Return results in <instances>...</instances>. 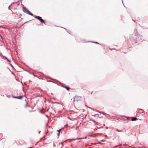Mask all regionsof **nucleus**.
<instances>
[{"label":"nucleus","instance_id":"nucleus-1","mask_svg":"<svg viewBox=\"0 0 148 148\" xmlns=\"http://www.w3.org/2000/svg\"><path fill=\"white\" fill-rule=\"evenodd\" d=\"M23 10L24 12L27 13L29 15L32 16H33V14L26 8L23 7Z\"/></svg>","mask_w":148,"mask_h":148},{"label":"nucleus","instance_id":"nucleus-2","mask_svg":"<svg viewBox=\"0 0 148 148\" xmlns=\"http://www.w3.org/2000/svg\"><path fill=\"white\" fill-rule=\"evenodd\" d=\"M34 17L40 21L41 23H45V21L41 17L38 16H36Z\"/></svg>","mask_w":148,"mask_h":148},{"label":"nucleus","instance_id":"nucleus-3","mask_svg":"<svg viewBox=\"0 0 148 148\" xmlns=\"http://www.w3.org/2000/svg\"><path fill=\"white\" fill-rule=\"evenodd\" d=\"M74 101H80L81 100L82 98L80 96H75L74 98Z\"/></svg>","mask_w":148,"mask_h":148},{"label":"nucleus","instance_id":"nucleus-4","mask_svg":"<svg viewBox=\"0 0 148 148\" xmlns=\"http://www.w3.org/2000/svg\"><path fill=\"white\" fill-rule=\"evenodd\" d=\"M23 96H19V97H14L15 98H17V99H21L23 97Z\"/></svg>","mask_w":148,"mask_h":148},{"label":"nucleus","instance_id":"nucleus-5","mask_svg":"<svg viewBox=\"0 0 148 148\" xmlns=\"http://www.w3.org/2000/svg\"><path fill=\"white\" fill-rule=\"evenodd\" d=\"M137 120V118L134 117H133L132 119V121H136Z\"/></svg>","mask_w":148,"mask_h":148},{"label":"nucleus","instance_id":"nucleus-6","mask_svg":"<svg viewBox=\"0 0 148 148\" xmlns=\"http://www.w3.org/2000/svg\"><path fill=\"white\" fill-rule=\"evenodd\" d=\"M18 14H15L14 15V18H18Z\"/></svg>","mask_w":148,"mask_h":148},{"label":"nucleus","instance_id":"nucleus-7","mask_svg":"<svg viewBox=\"0 0 148 148\" xmlns=\"http://www.w3.org/2000/svg\"><path fill=\"white\" fill-rule=\"evenodd\" d=\"M64 88L66 89H67L68 90H69V89H70V88H69V87H68L67 86H65L64 87Z\"/></svg>","mask_w":148,"mask_h":148},{"label":"nucleus","instance_id":"nucleus-8","mask_svg":"<svg viewBox=\"0 0 148 148\" xmlns=\"http://www.w3.org/2000/svg\"><path fill=\"white\" fill-rule=\"evenodd\" d=\"M61 130V129H60L59 130H57V131L58 132V136L59 135L60 133V131Z\"/></svg>","mask_w":148,"mask_h":148},{"label":"nucleus","instance_id":"nucleus-9","mask_svg":"<svg viewBox=\"0 0 148 148\" xmlns=\"http://www.w3.org/2000/svg\"><path fill=\"white\" fill-rule=\"evenodd\" d=\"M117 130V131H118V132H120V131H119L118 130V129H117V130Z\"/></svg>","mask_w":148,"mask_h":148}]
</instances>
